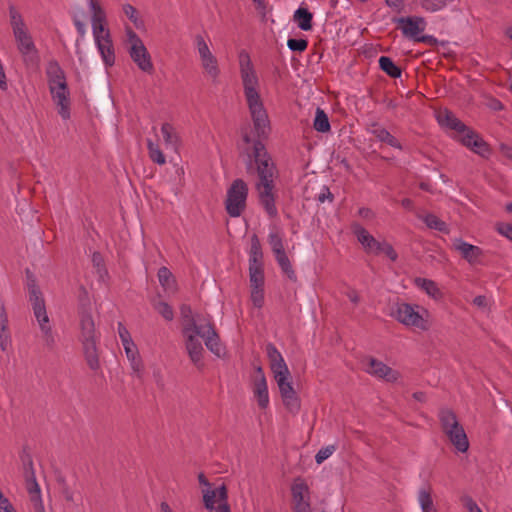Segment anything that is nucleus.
<instances>
[{
  "label": "nucleus",
  "instance_id": "1",
  "mask_svg": "<svg viewBox=\"0 0 512 512\" xmlns=\"http://www.w3.org/2000/svg\"><path fill=\"white\" fill-rule=\"evenodd\" d=\"M238 57L244 96L253 122L254 134L257 138L252 139L246 129L242 131L243 142L245 144H253L252 151L248 154V160L246 161V169L248 173L256 172L255 190L258 195L259 204L270 218H275L278 215V210L276 207L274 180L278 171L263 143V140L269 137L271 124L258 91L259 80L250 56L248 52L242 50Z\"/></svg>",
  "mask_w": 512,
  "mask_h": 512
},
{
  "label": "nucleus",
  "instance_id": "2",
  "mask_svg": "<svg viewBox=\"0 0 512 512\" xmlns=\"http://www.w3.org/2000/svg\"><path fill=\"white\" fill-rule=\"evenodd\" d=\"M79 326V341L82 345L85 361L91 370L98 371L101 367L98 347L100 332L96 329L93 316L89 310L82 309L79 312Z\"/></svg>",
  "mask_w": 512,
  "mask_h": 512
},
{
  "label": "nucleus",
  "instance_id": "3",
  "mask_svg": "<svg viewBox=\"0 0 512 512\" xmlns=\"http://www.w3.org/2000/svg\"><path fill=\"white\" fill-rule=\"evenodd\" d=\"M9 16L17 47L23 57L24 63L27 66H36L39 62L38 50L26 28L21 14L13 5L9 7Z\"/></svg>",
  "mask_w": 512,
  "mask_h": 512
},
{
  "label": "nucleus",
  "instance_id": "4",
  "mask_svg": "<svg viewBox=\"0 0 512 512\" xmlns=\"http://www.w3.org/2000/svg\"><path fill=\"white\" fill-rule=\"evenodd\" d=\"M20 460L22 463L23 477L25 479V487L29 495L32 511L46 512L41 496V489L36 479L32 456L23 450L20 454Z\"/></svg>",
  "mask_w": 512,
  "mask_h": 512
},
{
  "label": "nucleus",
  "instance_id": "5",
  "mask_svg": "<svg viewBox=\"0 0 512 512\" xmlns=\"http://www.w3.org/2000/svg\"><path fill=\"white\" fill-rule=\"evenodd\" d=\"M428 315L425 308L408 303H397L392 312V316L401 324L421 331L429 329Z\"/></svg>",
  "mask_w": 512,
  "mask_h": 512
},
{
  "label": "nucleus",
  "instance_id": "6",
  "mask_svg": "<svg viewBox=\"0 0 512 512\" xmlns=\"http://www.w3.org/2000/svg\"><path fill=\"white\" fill-rule=\"evenodd\" d=\"M248 185L243 179H235L227 190L225 209L229 216L239 217L246 208Z\"/></svg>",
  "mask_w": 512,
  "mask_h": 512
},
{
  "label": "nucleus",
  "instance_id": "7",
  "mask_svg": "<svg viewBox=\"0 0 512 512\" xmlns=\"http://www.w3.org/2000/svg\"><path fill=\"white\" fill-rule=\"evenodd\" d=\"M127 41L130 44L129 55L138 68L148 74L154 70L151 56L143 41L131 28H126Z\"/></svg>",
  "mask_w": 512,
  "mask_h": 512
},
{
  "label": "nucleus",
  "instance_id": "8",
  "mask_svg": "<svg viewBox=\"0 0 512 512\" xmlns=\"http://www.w3.org/2000/svg\"><path fill=\"white\" fill-rule=\"evenodd\" d=\"M203 502L204 506L210 512H230V507L227 502L228 492L224 484L220 487L211 489L206 488L203 491Z\"/></svg>",
  "mask_w": 512,
  "mask_h": 512
},
{
  "label": "nucleus",
  "instance_id": "9",
  "mask_svg": "<svg viewBox=\"0 0 512 512\" xmlns=\"http://www.w3.org/2000/svg\"><path fill=\"white\" fill-rule=\"evenodd\" d=\"M196 334L204 339L207 349L213 354L218 357L224 354L225 348L220 342V337L216 332L211 319L206 321L203 326L198 327Z\"/></svg>",
  "mask_w": 512,
  "mask_h": 512
},
{
  "label": "nucleus",
  "instance_id": "10",
  "mask_svg": "<svg viewBox=\"0 0 512 512\" xmlns=\"http://www.w3.org/2000/svg\"><path fill=\"white\" fill-rule=\"evenodd\" d=\"M366 362L365 372L373 377L383 379L391 383L396 382L400 377V373L398 371L392 369L376 358L368 357Z\"/></svg>",
  "mask_w": 512,
  "mask_h": 512
},
{
  "label": "nucleus",
  "instance_id": "11",
  "mask_svg": "<svg viewBox=\"0 0 512 512\" xmlns=\"http://www.w3.org/2000/svg\"><path fill=\"white\" fill-rule=\"evenodd\" d=\"M289 378L290 377H280L276 379V382L284 406L290 412L297 413L300 410V400Z\"/></svg>",
  "mask_w": 512,
  "mask_h": 512
},
{
  "label": "nucleus",
  "instance_id": "12",
  "mask_svg": "<svg viewBox=\"0 0 512 512\" xmlns=\"http://www.w3.org/2000/svg\"><path fill=\"white\" fill-rule=\"evenodd\" d=\"M400 25L402 34L409 39L417 41L419 34L425 30L426 21L423 17L408 16L394 19Z\"/></svg>",
  "mask_w": 512,
  "mask_h": 512
},
{
  "label": "nucleus",
  "instance_id": "13",
  "mask_svg": "<svg viewBox=\"0 0 512 512\" xmlns=\"http://www.w3.org/2000/svg\"><path fill=\"white\" fill-rule=\"evenodd\" d=\"M461 143L483 158H488L491 154L489 144L477 132L470 128H468L461 137Z\"/></svg>",
  "mask_w": 512,
  "mask_h": 512
},
{
  "label": "nucleus",
  "instance_id": "14",
  "mask_svg": "<svg viewBox=\"0 0 512 512\" xmlns=\"http://www.w3.org/2000/svg\"><path fill=\"white\" fill-rule=\"evenodd\" d=\"M49 90L52 100L58 108V114L61 116L63 120L69 119L71 116V100L67 84L61 85L59 87H52Z\"/></svg>",
  "mask_w": 512,
  "mask_h": 512
},
{
  "label": "nucleus",
  "instance_id": "15",
  "mask_svg": "<svg viewBox=\"0 0 512 512\" xmlns=\"http://www.w3.org/2000/svg\"><path fill=\"white\" fill-rule=\"evenodd\" d=\"M266 352L275 380L280 377H290L288 366L276 346L272 343H268L266 345Z\"/></svg>",
  "mask_w": 512,
  "mask_h": 512
},
{
  "label": "nucleus",
  "instance_id": "16",
  "mask_svg": "<svg viewBox=\"0 0 512 512\" xmlns=\"http://www.w3.org/2000/svg\"><path fill=\"white\" fill-rule=\"evenodd\" d=\"M183 335L185 336V349L191 362L198 369H202L204 366L202 361L204 349L202 343L196 337L198 335L194 332L183 333Z\"/></svg>",
  "mask_w": 512,
  "mask_h": 512
},
{
  "label": "nucleus",
  "instance_id": "17",
  "mask_svg": "<svg viewBox=\"0 0 512 512\" xmlns=\"http://www.w3.org/2000/svg\"><path fill=\"white\" fill-rule=\"evenodd\" d=\"M453 248L472 265L480 263V259L483 256V250L480 247L469 244L461 238L454 239Z\"/></svg>",
  "mask_w": 512,
  "mask_h": 512
},
{
  "label": "nucleus",
  "instance_id": "18",
  "mask_svg": "<svg viewBox=\"0 0 512 512\" xmlns=\"http://www.w3.org/2000/svg\"><path fill=\"white\" fill-rule=\"evenodd\" d=\"M95 44L105 66H113L115 64L116 56L110 31L107 30L104 37L95 40Z\"/></svg>",
  "mask_w": 512,
  "mask_h": 512
},
{
  "label": "nucleus",
  "instance_id": "19",
  "mask_svg": "<svg viewBox=\"0 0 512 512\" xmlns=\"http://www.w3.org/2000/svg\"><path fill=\"white\" fill-rule=\"evenodd\" d=\"M181 316L183 318V333L194 332L197 333V328L203 326L206 321L211 319L210 316H203L197 314L195 316L192 315V310L188 305L181 306Z\"/></svg>",
  "mask_w": 512,
  "mask_h": 512
},
{
  "label": "nucleus",
  "instance_id": "20",
  "mask_svg": "<svg viewBox=\"0 0 512 512\" xmlns=\"http://www.w3.org/2000/svg\"><path fill=\"white\" fill-rule=\"evenodd\" d=\"M351 229L366 252L375 254L376 250L379 248L380 242L357 222L352 223Z\"/></svg>",
  "mask_w": 512,
  "mask_h": 512
},
{
  "label": "nucleus",
  "instance_id": "21",
  "mask_svg": "<svg viewBox=\"0 0 512 512\" xmlns=\"http://www.w3.org/2000/svg\"><path fill=\"white\" fill-rule=\"evenodd\" d=\"M368 132L375 136V138L395 149L402 150L403 146L397 138H395L386 128L378 123H372Z\"/></svg>",
  "mask_w": 512,
  "mask_h": 512
},
{
  "label": "nucleus",
  "instance_id": "22",
  "mask_svg": "<svg viewBox=\"0 0 512 512\" xmlns=\"http://www.w3.org/2000/svg\"><path fill=\"white\" fill-rule=\"evenodd\" d=\"M444 433L459 452L464 453L468 450L469 441L464 428L460 424L444 431Z\"/></svg>",
  "mask_w": 512,
  "mask_h": 512
},
{
  "label": "nucleus",
  "instance_id": "23",
  "mask_svg": "<svg viewBox=\"0 0 512 512\" xmlns=\"http://www.w3.org/2000/svg\"><path fill=\"white\" fill-rule=\"evenodd\" d=\"M437 121L441 126L455 130L462 134H464L468 129V127L460 119H458L453 112L447 109L440 111L437 114Z\"/></svg>",
  "mask_w": 512,
  "mask_h": 512
},
{
  "label": "nucleus",
  "instance_id": "24",
  "mask_svg": "<svg viewBox=\"0 0 512 512\" xmlns=\"http://www.w3.org/2000/svg\"><path fill=\"white\" fill-rule=\"evenodd\" d=\"M49 89L67 84L64 70L56 60L48 62L46 67Z\"/></svg>",
  "mask_w": 512,
  "mask_h": 512
},
{
  "label": "nucleus",
  "instance_id": "25",
  "mask_svg": "<svg viewBox=\"0 0 512 512\" xmlns=\"http://www.w3.org/2000/svg\"><path fill=\"white\" fill-rule=\"evenodd\" d=\"M29 301L31 302L36 320L47 314L44 298L35 283L29 284Z\"/></svg>",
  "mask_w": 512,
  "mask_h": 512
},
{
  "label": "nucleus",
  "instance_id": "26",
  "mask_svg": "<svg viewBox=\"0 0 512 512\" xmlns=\"http://www.w3.org/2000/svg\"><path fill=\"white\" fill-rule=\"evenodd\" d=\"M161 133L166 148L171 149L174 152H178L181 145V138L176 131V128L172 124L166 122L161 126Z\"/></svg>",
  "mask_w": 512,
  "mask_h": 512
},
{
  "label": "nucleus",
  "instance_id": "27",
  "mask_svg": "<svg viewBox=\"0 0 512 512\" xmlns=\"http://www.w3.org/2000/svg\"><path fill=\"white\" fill-rule=\"evenodd\" d=\"M252 392L259 408L266 409L270 402L267 381L252 382Z\"/></svg>",
  "mask_w": 512,
  "mask_h": 512
},
{
  "label": "nucleus",
  "instance_id": "28",
  "mask_svg": "<svg viewBox=\"0 0 512 512\" xmlns=\"http://www.w3.org/2000/svg\"><path fill=\"white\" fill-rule=\"evenodd\" d=\"M293 505L309 501V488L301 478L295 479L291 487Z\"/></svg>",
  "mask_w": 512,
  "mask_h": 512
},
{
  "label": "nucleus",
  "instance_id": "29",
  "mask_svg": "<svg viewBox=\"0 0 512 512\" xmlns=\"http://www.w3.org/2000/svg\"><path fill=\"white\" fill-rule=\"evenodd\" d=\"M37 322L39 324L45 346L49 350H53L56 345V338L52 331V327L49 324L50 320L48 315L46 314L43 317H40V319H37Z\"/></svg>",
  "mask_w": 512,
  "mask_h": 512
},
{
  "label": "nucleus",
  "instance_id": "30",
  "mask_svg": "<svg viewBox=\"0 0 512 512\" xmlns=\"http://www.w3.org/2000/svg\"><path fill=\"white\" fill-rule=\"evenodd\" d=\"M7 315L4 305L0 302V349L5 352L11 346V337L7 331Z\"/></svg>",
  "mask_w": 512,
  "mask_h": 512
},
{
  "label": "nucleus",
  "instance_id": "31",
  "mask_svg": "<svg viewBox=\"0 0 512 512\" xmlns=\"http://www.w3.org/2000/svg\"><path fill=\"white\" fill-rule=\"evenodd\" d=\"M200 60L205 73L211 78L213 82H216L220 75L217 58L213 54H210L204 58H200Z\"/></svg>",
  "mask_w": 512,
  "mask_h": 512
},
{
  "label": "nucleus",
  "instance_id": "32",
  "mask_svg": "<svg viewBox=\"0 0 512 512\" xmlns=\"http://www.w3.org/2000/svg\"><path fill=\"white\" fill-rule=\"evenodd\" d=\"M249 266H263L262 247L259 238L255 234L251 237Z\"/></svg>",
  "mask_w": 512,
  "mask_h": 512
},
{
  "label": "nucleus",
  "instance_id": "33",
  "mask_svg": "<svg viewBox=\"0 0 512 512\" xmlns=\"http://www.w3.org/2000/svg\"><path fill=\"white\" fill-rule=\"evenodd\" d=\"M432 489L429 485L422 487L418 492V502L422 512H437L431 496Z\"/></svg>",
  "mask_w": 512,
  "mask_h": 512
},
{
  "label": "nucleus",
  "instance_id": "34",
  "mask_svg": "<svg viewBox=\"0 0 512 512\" xmlns=\"http://www.w3.org/2000/svg\"><path fill=\"white\" fill-rule=\"evenodd\" d=\"M293 18L301 30L309 31L312 29L313 15L308 9L302 7L298 8L294 13Z\"/></svg>",
  "mask_w": 512,
  "mask_h": 512
},
{
  "label": "nucleus",
  "instance_id": "35",
  "mask_svg": "<svg viewBox=\"0 0 512 512\" xmlns=\"http://www.w3.org/2000/svg\"><path fill=\"white\" fill-rule=\"evenodd\" d=\"M380 69L391 78H400L402 69L388 56H381L378 60Z\"/></svg>",
  "mask_w": 512,
  "mask_h": 512
},
{
  "label": "nucleus",
  "instance_id": "36",
  "mask_svg": "<svg viewBox=\"0 0 512 512\" xmlns=\"http://www.w3.org/2000/svg\"><path fill=\"white\" fill-rule=\"evenodd\" d=\"M125 354L127 356V359L130 362V366H131L133 373H135L137 375V377L140 378L142 375L144 366H143L142 359L139 355L137 346L134 348L127 349L125 351Z\"/></svg>",
  "mask_w": 512,
  "mask_h": 512
},
{
  "label": "nucleus",
  "instance_id": "37",
  "mask_svg": "<svg viewBox=\"0 0 512 512\" xmlns=\"http://www.w3.org/2000/svg\"><path fill=\"white\" fill-rule=\"evenodd\" d=\"M249 280L251 289L264 288L263 266H249Z\"/></svg>",
  "mask_w": 512,
  "mask_h": 512
},
{
  "label": "nucleus",
  "instance_id": "38",
  "mask_svg": "<svg viewBox=\"0 0 512 512\" xmlns=\"http://www.w3.org/2000/svg\"><path fill=\"white\" fill-rule=\"evenodd\" d=\"M157 277L160 285L165 291L173 290L175 288V278L167 267L163 266L159 268Z\"/></svg>",
  "mask_w": 512,
  "mask_h": 512
},
{
  "label": "nucleus",
  "instance_id": "39",
  "mask_svg": "<svg viewBox=\"0 0 512 512\" xmlns=\"http://www.w3.org/2000/svg\"><path fill=\"white\" fill-rule=\"evenodd\" d=\"M439 420H440L443 432L460 424L458 422L456 414L452 410L447 409V408L440 410Z\"/></svg>",
  "mask_w": 512,
  "mask_h": 512
},
{
  "label": "nucleus",
  "instance_id": "40",
  "mask_svg": "<svg viewBox=\"0 0 512 512\" xmlns=\"http://www.w3.org/2000/svg\"><path fill=\"white\" fill-rule=\"evenodd\" d=\"M275 258H276V261H277L279 267L281 268L282 272L285 273L290 280L296 281L297 280L296 273L293 270L292 264L287 256L286 252L279 253V254L275 255Z\"/></svg>",
  "mask_w": 512,
  "mask_h": 512
},
{
  "label": "nucleus",
  "instance_id": "41",
  "mask_svg": "<svg viewBox=\"0 0 512 512\" xmlns=\"http://www.w3.org/2000/svg\"><path fill=\"white\" fill-rule=\"evenodd\" d=\"M454 0H419L422 9L427 12L435 13L443 10Z\"/></svg>",
  "mask_w": 512,
  "mask_h": 512
},
{
  "label": "nucleus",
  "instance_id": "42",
  "mask_svg": "<svg viewBox=\"0 0 512 512\" xmlns=\"http://www.w3.org/2000/svg\"><path fill=\"white\" fill-rule=\"evenodd\" d=\"M314 129L318 132L325 133L330 131V122L327 114L321 108L316 109L315 119H314Z\"/></svg>",
  "mask_w": 512,
  "mask_h": 512
},
{
  "label": "nucleus",
  "instance_id": "43",
  "mask_svg": "<svg viewBox=\"0 0 512 512\" xmlns=\"http://www.w3.org/2000/svg\"><path fill=\"white\" fill-rule=\"evenodd\" d=\"M147 149L149 153L150 159L159 165H164L166 163V158L161 151L159 145L154 143L151 139L147 140Z\"/></svg>",
  "mask_w": 512,
  "mask_h": 512
},
{
  "label": "nucleus",
  "instance_id": "44",
  "mask_svg": "<svg viewBox=\"0 0 512 512\" xmlns=\"http://www.w3.org/2000/svg\"><path fill=\"white\" fill-rule=\"evenodd\" d=\"M417 286H419L420 288H422L428 295L436 298L439 294H440V291L436 285V283L432 280H429V279H425V278H417L415 280Z\"/></svg>",
  "mask_w": 512,
  "mask_h": 512
},
{
  "label": "nucleus",
  "instance_id": "45",
  "mask_svg": "<svg viewBox=\"0 0 512 512\" xmlns=\"http://www.w3.org/2000/svg\"><path fill=\"white\" fill-rule=\"evenodd\" d=\"M91 22H106V13L96 0H89Z\"/></svg>",
  "mask_w": 512,
  "mask_h": 512
},
{
  "label": "nucleus",
  "instance_id": "46",
  "mask_svg": "<svg viewBox=\"0 0 512 512\" xmlns=\"http://www.w3.org/2000/svg\"><path fill=\"white\" fill-rule=\"evenodd\" d=\"M268 242L274 255L285 252L282 236L278 232H270Z\"/></svg>",
  "mask_w": 512,
  "mask_h": 512
},
{
  "label": "nucleus",
  "instance_id": "47",
  "mask_svg": "<svg viewBox=\"0 0 512 512\" xmlns=\"http://www.w3.org/2000/svg\"><path fill=\"white\" fill-rule=\"evenodd\" d=\"M423 221L430 229H434L440 232H444L447 229L446 223L434 214H427L424 216Z\"/></svg>",
  "mask_w": 512,
  "mask_h": 512
},
{
  "label": "nucleus",
  "instance_id": "48",
  "mask_svg": "<svg viewBox=\"0 0 512 512\" xmlns=\"http://www.w3.org/2000/svg\"><path fill=\"white\" fill-rule=\"evenodd\" d=\"M154 309L166 320L172 321L174 319L173 308L164 301H159L154 304Z\"/></svg>",
  "mask_w": 512,
  "mask_h": 512
},
{
  "label": "nucleus",
  "instance_id": "49",
  "mask_svg": "<svg viewBox=\"0 0 512 512\" xmlns=\"http://www.w3.org/2000/svg\"><path fill=\"white\" fill-rule=\"evenodd\" d=\"M337 449V446L327 445L325 447H322L315 455V461L317 464L323 463L326 459H328Z\"/></svg>",
  "mask_w": 512,
  "mask_h": 512
},
{
  "label": "nucleus",
  "instance_id": "50",
  "mask_svg": "<svg viewBox=\"0 0 512 512\" xmlns=\"http://www.w3.org/2000/svg\"><path fill=\"white\" fill-rule=\"evenodd\" d=\"M123 12L137 28H139L142 25V20L138 17V12L136 8L133 7L131 4H124Z\"/></svg>",
  "mask_w": 512,
  "mask_h": 512
},
{
  "label": "nucleus",
  "instance_id": "51",
  "mask_svg": "<svg viewBox=\"0 0 512 512\" xmlns=\"http://www.w3.org/2000/svg\"><path fill=\"white\" fill-rule=\"evenodd\" d=\"M380 253H384L393 262L398 258L397 252L392 245L387 242H380L379 248L376 250L375 254L378 255Z\"/></svg>",
  "mask_w": 512,
  "mask_h": 512
},
{
  "label": "nucleus",
  "instance_id": "52",
  "mask_svg": "<svg viewBox=\"0 0 512 512\" xmlns=\"http://www.w3.org/2000/svg\"><path fill=\"white\" fill-rule=\"evenodd\" d=\"M287 46L291 51L303 52L308 47V41L303 38H300V39L290 38L287 41Z\"/></svg>",
  "mask_w": 512,
  "mask_h": 512
},
{
  "label": "nucleus",
  "instance_id": "53",
  "mask_svg": "<svg viewBox=\"0 0 512 512\" xmlns=\"http://www.w3.org/2000/svg\"><path fill=\"white\" fill-rule=\"evenodd\" d=\"M195 45L200 58H204L205 56L212 54L208 44L201 35H196Z\"/></svg>",
  "mask_w": 512,
  "mask_h": 512
},
{
  "label": "nucleus",
  "instance_id": "54",
  "mask_svg": "<svg viewBox=\"0 0 512 512\" xmlns=\"http://www.w3.org/2000/svg\"><path fill=\"white\" fill-rule=\"evenodd\" d=\"M251 301L257 308H261L264 304V288L251 289Z\"/></svg>",
  "mask_w": 512,
  "mask_h": 512
},
{
  "label": "nucleus",
  "instance_id": "55",
  "mask_svg": "<svg viewBox=\"0 0 512 512\" xmlns=\"http://www.w3.org/2000/svg\"><path fill=\"white\" fill-rule=\"evenodd\" d=\"M461 503L469 512H482L477 503L469 495L461 497Z\"/></svg>",
  "mask_w": 512,
  "mask_h": 512
},
{
  "label": "nucleus",
  "instance_id": "56",
  "mask_svg": "<svg viewBox=\"0 0 512 512\" xmlns=\"http://www.w3.org/2000/svg\"><path fill=\"white\" fill-rule=\"evenodd\" d=\"M106 22H92V33L94 40L104 37V34L108 29L105 28Z\"/></svg>",
  "mask_w": 512,
  "mask_h": 512
},
{
  "label": "nucleus",
  "instance_id": "57",
  "mask_svg": "<svg viewBox=\"0 0 512 512\" xmlns=\"http://www.w3.org/2000/svg\"><path fill=\"white\" fill-rule=\"evenodd\" d=\"M496 230L499 234L512 241V224L499 223L496 226Z\"/></svg>",
  "mask_w": 512,
  "mask_h": 512
},
{
  "label": "nucleus",
  "instance_id": "58",
  "mask_svg": "<svg viewBox=\"0 0 512 512\" xmlns=\"http://www.w3.org/2000/svg\"><path fill=\"white\" fill-rule=\"evenodd\" d=\"M0 512H16L13 505L7 497L4 496L0 490Z\"/></svg>",
  "mask_w": 512,
  "mask_h": 512
},
{
  "label": "nucleus",
  "instance_id": "59",
  "mask_svg": "<svg viewBox=\"0 0 512 512\" xmlns=\"http://www.w3.org/2000/svg\"><path fill=\"white\" fill-rule=\"evenodd\" d=\"M333 199H334V196L327 186H323L321 189V192L316 197V200L319 203H324L326 200L332 202Z\"/></svg>",
  "mask_w": 512,
  "mask_h": 512
},
{
  "label": "nucleus",
  "instance_id": "60",
  "mask_svg": "<svg viewBox=\"0 0 512 512\" xmlns=\"http://www.w3.org/2000/svg\"><path fill=\"white\" fill-rule=\"evenodd\" d=\"M416 42H422L430 46H435L438 44V40L432 35L419 36Z\"/></svg>",
  "mask_w": 512,
  "mask_h": 512
},
{
  "label": "nucleus",
  "instance_id": "61",
  "mask_svg": "<svg viewBox=\"0 0 512 512\" xmlns=\"http://www.w3.org/2000/svg\"><path fill=\"white\" fill-rule=\"evenodd\" d=\"M117 330L121 341L131 337L130 332L122 322H118Z\"/></svg>",
  "mask_w": 512,
  "mask_h": 512
},
{
  "label": "nucleus",
  "instance_id": "62",
  "mask_svg": "<svg viewBox=\"0 0 512 512\" xmlns=\"http://www.w3.org/2000/svg\"><path fill=\"white\" fill-rule=\"evenodd\" d=\"M293 512H311L310 501L293 505Z\"/></svg>",
  "mask_w": 512,
  "mask_h": 512
},
{
  "label": "nucleus",
  "instance_id": "63",
  "mask_svg": "<svg viewBox=\"0 0 512 512\" xmlns=\"http://www.w3.org/2000/svg\"><path fill=\"white\" fill-rule=\"evenodd\" d=\"M258 381H267L264 371L261 366H257L255 368V374L252 379V382H258Z\"/></svg>",
  "mask_w": 512,
  "mask_h": 512
},
{
  "label": "nucleus",
  "instance_id": "64",
  "mask_svg": "<svg viewBox=\"0 0 512 512\" xmlns=\"http://www.w3.org/2000/svg\"><path fill=\"white\" fill-rule=\"evenodd\" d=\"M256 9L263 15H266L267 3L265 0H252Z\"/></svg>",
  "mask_w": 512,
  "mask_h": 512
}]
</instances>
